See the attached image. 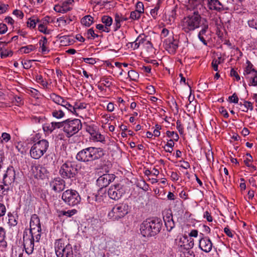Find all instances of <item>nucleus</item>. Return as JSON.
I'll use <instances>...</instances> for the list:
<instances>
[{"label": "nucleus", "mask_w": 257, "mask_h": 257, "mask_svg": "<svg viewBox=\"0 0 257 257\" xmlns=\"http://www.w3.org/2000/svg\"><path fill=\"white\" fill-rule=\"evenodd\" d=\"M38 19L35 20L32 18H30L27 22V26L30 28L34 29L36 26L37 22H39Z\"/></svg>", "instance_id": "39"}, {"label": "nucleus", "mask_w": 257, "mask_h": 257, "mask_svg": "<svg viewBox=\"0 0 257 257\" xmlns=\"http://www.w3.org/2000/svg\"><path fill=\"white\" fill-rule=\"evenodd\" d=\"M83 61L89 64L93 65L96 63V61L93 58H83Z\"/></svg>", "instance_id": "53"}, {"label": "nucleus", "mask_w": 257, "mask_h": 257, "mask_svg": "<svg viewBox=\"0 0 257 257\" xmlns=\"http://www.w3.org/2000/svg\"><path fill=\"white\" fill-rule=\"evenodd\" d=\"M12 51H8L7 50H5V51H2L1 53V57L2 58H5L8 56H12Z\"/></svg>", "instance_id": "49"}, {"label": "nucleus", "mask_w": 257, "mask_h": 257, "mask_svg": "<svg viewBox=\"0 0 257 257\" xmlns=\"http://www.w3.org/2000/svg\"><path fill=\"white\" fill-rule=\"evenodd\" d=\"M246 156H248V158H246L244 161V162L246 166L250 167V166H251V165L249 163L253 161L252 157L251 156V155L248 153L246 154Z\"/></svg>", "instance_id": "54"}, {"label": "nucleus", "mask_w": 257, "mask_h": 257, "mask_svg": "<svg viewBox=\"0 0 257 257\" xmlns=\"http://www.w3.org/2000/svg\"><path fill=\"white\" fill-rule=\"evenodd\" d=\"M115 178L114 174H104L100 176L96 180V185L100 188H103L107 186L113 182Z\"/></svg>", "instance_id": "13"}, {"label": "nucleus", "mask_w": 257, "mask_h": 257, "mask_svg": "<svg viewBox=\"0 0 257 257\" xmlns=\"http://www.w3.org/2000/svg\"><path fill=\"white\" fill-rule=\"evenodd\" d=\"M230 74L231 76L235 77L237 81H239L240 79L239 75L234 69H231Z\"/></svg>", "instance_id": "59"}, {"label": "nucleus", "mask_w": 257, "mask_h": 257, "mask_svg": "<svg viewBox=\"0 0 257 257\" xmlns=\"http://www.w3.org/2000/svg\"><path fill=\"white\" fill-rule=\"evenodd\" d=\"M165 225L168 231H171L175 226V223L173 220L165 222Z\"/></svg>", "instance_id": "45"}, {"label": "nucleus", "mask_w": 257, "mask_h": 257, "mask_svg": "<svg viewBox=\"0 0 257 257\" xmlns=\"http://www.w3.org/2000/svg\"><path fill=\"white\" fill-rule=\"evenodd\" d=\"M210 0H190V4L193 5V9H197L198 5H201L203 7H205V5L208 3Z\"/></svg>", "instance_id": "29"}, {"label": "nucleus", "mask_w": 257, "mask_h": 257, "mask_svg": "<svg viewBox=\"0 0 257 257\" xmlns=\"http://www.w3.org/2000/svg\"><path fill=\"white\" fill-rule=\"evenodd\" d=\"M248 26L250 28L257 30V18L252 19L248 21Z\"/></svg>", "instance_id": "44"}, {"label": "nucleus", "mask_w": 257, "mask_h": 257, "mask_svg": "<svg viewBox=\"0 0 257 257\" xmlns=\"http://www.w3.org/2000/svg\"><path fill=\"white\" fill-rule=\"evenodd\" d=\"M64 120L60 122L52 121L51 123H46L43 126L45 132L52 133L57 128H64Z\"/></svg>", "instance_id": "19"}, {"label": "nucleus", "mask_w": 257, "mask_h": 257, "mask_svg": "<svg viewBox=\"0 0 257 257\" xmlns=\"http://www.w3.org/2000/svg\"><path fill=\"white\" fill-rule=\"evenodd\" d=\"M200 27L201 29L198 33V37L203 44L207 45V42L206 40L209 37V25L207 20L205 22H204Z\"/></svg>", "instance_id": "14"}, {"label": "nucleus", "mask_w": 257, "mask_h": 257, "mask_svg": "<svg viewBox=\"0 0 257 257\" xmlns=\"http://www.w3.org/2000/svg\"><path fill=\"white\" fill-rule=\"evenodd\" d=\"M161 3V0H158L155 8L151 10V15L155 19H156L159 15Z\"/></svg>", "instance_id": "26"}, {"label": "nucleus", "mask_w": 257, "mask_h": 257, "mask_svg": "<svg viewBox=\"0 0 257 257\" xmlns=\"http://www.w3.org/2000/svg\"><path fill=\"white\" fill-rule=\"evenodd\" d=\"M77 212L76 209H72L68 211H62L61 214L63 215L67 216L68 217H71L75 214Z\"/></svg>", "instance_id": "46"}, {"label": "nucleus", "mask_w": 257, "mask_h": 257, "mask_svg": "<svg viewBox=\"0 0 257 257\" xmlns=\"http://www.w3.org/2000/svg\"><path fill=\"white\" fill-rule=\"evenodd\" d=\"M2 138L3 139V141H5V142H8L11 138L10 135L6 133H4L2 134Z\"/></svg>", "instance_id": "64"}, {"label": "nucleus", "mask_w": 257, "mask_h": 257, "mask_svg": "<svg viewBox=\"0 0 257 257\" xmlns=\"http://www.w3.org/2000/svg\"><path fill=\"white\" fill-rule=\"evenodd\" d=\"M51 114L53 117L57 119H61L65 116V113L61 109L52 110Z\"/></svg>", "instance_id": "27"}, {"label": "nucleus", "mask_w": 257, "mask_h": 257, "mask_svg": "<svg viewBox=\"0 0 257 257\" xmlns=\"http://www.w3.org/2000/svg\"><path fill=\"white\" fill-rule=\"evenodd\" d=\"M219 111L224 117H225V118L228 117L229 114L224 107H220L219 108Z\"/></svg>", "instance_id": "56"}, {"label": "nucleus", "mask_w": 257, "mask_h": 257, "mask_svg": "<svg viewBox=\"0 0 257 257\" xmlns=\"http://www.w3.org/2000/svg\"><path fill=\"white\" fill-rule=\"evenodd\" d=\"M162 226L161 220L158 218H149L140 225L141 233L144 237H151L158 234Z\"/></svg>", "instance_id": "3"}, {"label": "nucleus", "mask_w": 257, "mask_h": 257, "mask_svg": "<svg viewBox=\"0 0 257 257\" xmlns=\"http://www.w3.org/2000/svg\"><path fill=\"white\" fill-rule=\"evenodd\" d=\"M65 108L67 109L68 111H69L73 114H77L76 111H75L74 105L72 106L69 103H68L67 106H66Z\"/></svg>", "instance_id": "60"}, {"label": "nucleus", "mask_w": 257, "mask_h": 257, "mask_svg": "<svg viewBox=\"0 0 257 257\" xmlns=\"http://www.w3.org/2000/svg\"><path fill=\"white\" fill-rule=\"evenodd\" d=\"M50 186L54 191L59 193L65 189V181L62 178H55L50 182Z\"/></svg>", "instance_id": "16"}, {"label": "nucleus", "mask_w": 257, "mask_h": 257, "mask_svg": "<svg viewBox=\"0 0 257 257\" xmlns=\"http://www.w3.org/2000/svg\"><path fill=\"white\" fill-rule=\"evenodd\" d=\"M61 199L64 203L70 206H74L80 203L81 197L75 190L67 189L62 194Z\"/></svg>", "instance_id": "7"}, {"label": "nucleus", "mask_w": 257, "mask_h": 257, "mask_svg": "<svg viewBox=\"0 0 257 257\" xmlns=\"http://www.w3.org/2000/svg\"><path fill=\"white\" fill-rule=\"evenodd\" d=\"M166 135L169 138H173L175 141H178L179 140V137L177 133L168 131L166 132Z\"/></svg>", "instance_id": "41"}, {"label": "nucleus", "mask_w": 257, "mask_h": 257, "mask_svg": "<svg viewBox=\"0 0 257 257\" xmlns=\"http://www.w3.org/2000/svg\"><path fill=\"white\" fill-rule=\"evenodd\" d=\"M87 104L85 103H80L79 104L76 103L74 105L75 111H76V109H82L86 108Z\"/></svg>", "instance_id": "51"}, {"label": "nucleus", "mask_w": 257, "mask_h": 257, "mask_svg": "<svg viewBox=\"0 0 257 257\" xmlns=\"http://www.w3.org/2000/svg\"><path fill=\"white\" fill-rule=\"evenodd\" d=\"M136 11L140 13L141 14H143L144 13V4L142 2H138L136 5Z\"/></svg>", "instance_id": "42"}, {"label": "nucleus", "mask_w": 257, "mask_h": 257, "mask_svg": "<svg viewBox=\"0 0 257 257\" xmlns=\"http://www.w3.org/2000/svg\"><path fill=\"white\" fill-rule=\"evenodd\" d=\"M202 237L199 240V248L203 251L208 253L211 251L213 247V243L208 236H204L201 233Z\"/></svg>", "instance_id": "15"}, {"label": "nucleus", "mask_w": 257, "mask_h": 257, "mask_svg": "<svg viewBox=\"0 0 257 257\" xmlns=\"http://www.w3.org/2000/svg\"><path fill=\"white\" fill-rule=\"evenodd\" d=\"M41 223L40 219L37 214H33L31 216L30 222V228L40 227Z\"/></svg>", "instance_id": "24"}, {"label": "nucleus", "mask_w": 257, "mask_h": 257, "mask_svg": "<svg viewBox=\"0 0 257 257\" xmlns=\"http://www.w3.org/2000/svg\"><path fill=\"white\" fill-rule=\"evenodd\" d=\"M104 154V151L102 148L90 147L79 151L76 159L79 162L87 163L98 160Z\"/></svg>", "instance_id": "2"}, {"label": "nucleus", "mask_w": 257, "mask_h": 257, "mask_svg": "<svg viewBox=\"0 0 257 257\" xmlns=\"http://www.w3.org/2000/svg\"><path fill=\"white\" fill-rule=\"evenodd\" d=\"M35 239L28 236V232L26 231L24 232L23 234V245L25 252L29 255L31 254L34 251L35 246Z\"/></svg>", "instance_id": "12"}, {"label": "nucleus", "mask_w": 257, "mask_h": 257, "mask_svg": "<svg viewBox=\"0 0 257 257\" xmlns=\"http://www.w3.org/2000/svg\"><path fill=\"white\" fill-rule=\"evenodd\" d=\"M57 257H73V249L71 244L67 243L64 249H62V253L60 256Z\"/></svg>", "instance_id": "23"}, {"label": "nucleus", "mask_w": 257, "mask_h": 257, "mask_svg": "<svg viewBox=\"0 0 257 257\" xmlns=\"http://www.w3.org/2000/svg\"><path fill=\"white\" fill-rule=\"evenodd\" d=\"M178 245L183 247L184 249L188 250L193 247L194 241L192 238L188 239L187 237L184 236L180 239Z\"/></svg>", "instance_id": "20"}, {"label": "nucleus", "mask_w": 257, "mask_h": 257, "mask_svg": "<svg viewBox=\"0 0 257 257\" xmlns=\"http://www.w3.org/2000/svg\"><path fill=\"white\" fill-rule=\"evenodd\" d=\"M6 236V231L4 228L2 227H0V242L4 240Z\"/></svg>", "instance_id": "61"}, {"label": "nucleus", "mask_w": 257, "mask_h": 257, "mask_svg": "<svg viewBox=\"0 0 257 257\" xmlns=\"http://www.w3.org/2000/svg\"><path fill=\"white\" fill-rule=\"evenodd\" d=\"M176 127L180 134H183L184 133V127L179 120H177L176 122Z\"/></svg>", "instance_id": "52"}, {"label": "nucleus", "mask_w": 257, "mask_h": 257, "mask_svg": "<svg viewBox=\"0 0 257 257\" xmlns=\"http://www.w3.org/2000/svg\"><path fill=\"white\" fill-rule=\"evenodd\" d=\"M147 92L150 94H153L155 93V89L153 86L149 85L147 87Z\"/></svg>", "instance_id": "62"}, {"label": "nucleus", "mask_w": 257, "mask_h": 257, "mask_svg": "<svg viewBox=\"0 0 257 257\" xmlns=\"http://www.w3.org/2000/svg\"><path fill=\"white\" fill-rule=\"evenodd\" d=\"M87 35L88 39H90L91 37H92L94 39V38L98 37V35L94 33V30L92 28L89 29L87 31Z\"/></svg>", "instance_id": "47"}, {"label": "nucleus", "mask_w": 257, "mask_h": 257, "mask_svg": "<svg viewBox=\"0 0 257 257\" xmlns=\"http://www.w3.org/2000/svg\"><path fill=\"white\" fill-rule=\"evenodd\" d=\"M93 18L90 15H87L82 18L81 20V23L87 27H89L93 22Z\"/></svg>", "instance_id": "30"}, {"label": "nucleus", "mask_w": 257, "mask_h": 257, "mask_svg": "<svg viewBox=\"0 0 257 257\" xmlns=\"http://www.w3.org/2000/svg\"><path fill=\"white\" fill-rule=\"evenodd\" d=\"M163 220L164 222L173 220L172 213L169 211L163 213Z\"/></svg>", "instance_id": "40"}, {"label": "nucleus", "mask_w": 257, "mask_h": 257, "mask_svg": "<svg viewBox=\"0 0 257 257\" xmlns=\"http://www.w3.org/2000/svg\"><path fill=\"white\" fill-rule=\"evenodd\" d=\"M50 99L55 103L60 105L63 97L53 93L50 95Z\"/></svg>", "instance_id": "33"}, {"label": "nucleus", "mask_w": 257, "mask_h": 257, "mask_svg": "<svg viewBox=\"0 0 257 257\" xmlns=\"http://www.w3.org/2000/svg\"><path fill=\"white\" fill-rule=\"evenodd\" d=\"M16 179V171L12 166L9 167L5 173L3 179V185H0V188L2 190H8L10 186L13 184Z\"/></svg>", "instance_id": "10"}, {"label": "nucleus", "mask_w": 257, "mask_h": 257, "mask_svg": "<svg viewBox=\"0 0 257 257\" xmlns=\"http://www.w3.org/2000/svg\"><path fill=\"white\" fill-rule=\"evenodd\" d=\"M141 14L140 13L134 11L131 13L129 18L132 20H138L140 18Z\"/></svg>", "instance_id": "38"}, {"label": "nucleus", "mask_w": 257, "mask_h": 257, "mask_svg": "<svg viewBox=\"0 0 257 257\" xmlns=\"http://www.w3.org/2000/svg\"><path fill=\"white\" fill-rule=\"evenodd\" d=\"M82 123L79 119H67L64 120L63 131L70 138L77 134L82 128Z\"/></svg>", "instance_id": "5"}, {"label": "nucleus", "mask_w": 257, "mask_h": 257, "mask_svg": "<svg viewBox=\"0 0 257 257\" xmlns=\"http://www.w3.org/2000/svg\"><path fill=\"white\" fill-rule=\"evenodd\" d=\"M36 49L35 46L33 45H29L26 46L22 47L19 51L22 53L28 54L32 51H34Z\"/></svg>", "instance_id": "28"}, {"label": "nucleus", "mask_w": 257, "mask_h": 257, "mask_svg": "<svg viewBox=\"0 0 257 257\" xmlns=\"http://www.w3.org/2000/svg\"><path fill=\"white\" fill-rule=\"evenodd\" d=\"M128 77L132 80H136L139 78L138 73L134 70H130L127 72Z\"/></svg>", "instance_id": "37"}, {"label": "nucleus", "mask_w": 257, "mask_h": 257, "mask_svg": "<svg viewBox=\"0 0 257 257\" xmlns=\"http://www.w3.org/2000/svg\"><path fill=\"white\" fill-rule=\"evenodd\" d=\"M36 80L38 83H40L42 85H43L44 87H46L48 85V82H47L43 79L42 76L41 75H37L36 76Z\"/></svg>", "instance_id": "43"}, {"label": "nucleus", "mask_w": 257, "mask_h": 257, "mask_svg": "<svg viewBox=\"0 0 257 257\" xmlns=\"http://www.w3.org/2000/svg\"><path fill=\"white\" fill-rule=\"evenodd\" d=\"M10 226H16L17 224V221L16 220L14 216L12 214H8V222Z\"/></svg>", "instance_id": "36"}, {"label": "nucleus", "mask_w": 257, "mask_h": 257, "mask_svg": "<svg viewBox=\"0 0 257 257\" xmlns=\"http://www.w3.org/2000/svg\"><path fill=\"white\" fill-rule=\"evenodd\" d=\"M47 43V39L45 37L42 38V39L40 40L39 41V44L42 48V52L43 53L46 54V52H48L49 50H47L46 44Z\"/></svg>", "instance_id": "34"}, {"label": "nucleus", "mask_w": 257, "mask_h": 257, "mask_svg": "<svg viewBox=\"0 0 257 257\" xmlns=\"http://www.w3.org/2000/svg\"><path fill=\"white\" fill-rule=\"evenodd\" d=\"M101 21L106 27H109L112 24V19L110 17L103 16L101 18Z\"/></svg>", "instance_id": "35"}, {"label": "nucleus", "mask_w": 257, "mask_h": 257, "mask_svg": "<svg viewBox=\"0 0 257 257\" xmlns=\"http://www.w3.org/2000/svg\"><path fill=\"white\" fill-rule=\"evenodd\" d=\"M239 105H243L244 106V108L242 109V111L244 112H247L248 109L251 111L253 110L252 104L250 101L244 100L243 103L240 102Z\"/></svg>", "instance_id": "32"}, {"label": "nucleus", "mask_w": 257, "mask_h": 257, "mask_svg": "<svg viewBox=\"0 0 257 257\" xmlns=\"http://www.w3.org/2000/svg\"><path fill=\"white\" fill-rule=\"evenodd\" d=\"M228 99L230 103H237L238 102V98L235 93H233L232 95L229 96Z\"/></svg>", "instance_id": "48"}, {"label": "nucleus", "mask_w": 257, "mask_h": 257, "mask_svg": "<svg viewBox=\"0 0 257 257\" xmlns=\"http://www.w3.org/2000/svg\"><path fill=\"white\" fill-rule=\"evenodd\" d=\"M90 139L93 142H99L101 143L105 142V137L102 135L98 131L90 137Z\"/></svg>", "instance_id": "25"}, {"label": "nucleus", "mask_w": 257, "mask_h": 257, "mask_svg": "<svg viewBox=\"0 0 257 257\" xmlns=\"http://www.w3.org/2000/svg\"><path fill=\"white\" fill-rule=\"evenodd\" d=\"M48 147L49 142L47 140L39 141L32 146L30 151L31 157L35 159H39L46 152Z\"/></svg>", "instance_id": "6"}, {"label": "nucleus", "mask_w": 257, "mask_h": 257, "mask_svg": "<svg viewBox=\"0 0 257 257\" xmlns=\"http://www.w3.org/2000/svg\"><path fill=\"white\" fill-rule=\"evenodd\" d=\"M38 30L40 32H42L44 34H49V32L47 31V28L44 25V22L43 24H40L38 26Z\"/></svg>", "instance_id": "50"}, {"label": "nucleus", "mask_w": 257, "mask_h": 257, "mask_svg": "<svg viewBox=\"0 0 257 257\" xmlns=\"http://www.w3.org/2000/svg\"><path fill=\"white\" fill-rule=\"evenodd\" d=\"M41 226L40 227L30 228V233H28V236H30V237L35 239V242H39L41 236Z\"/></svg>", "instance_id": "22"}, {"label": "nucleus", "mask_w": 257, "mask_h": 257, "mask_svg": "<svg viewBox=\"0 0 257 257\" xmlns=\"http://www.w3.org/2000/svg\"><path fill=\"white\" fill-rule=\"evenodd\" d=\"M13 14L16 16L17 17L20 18V19H23L24 17V13L22 11L19 10H15L13 11Z\"/></svg>", "instance_id": "57"}, {"label": "nucleus", "mask_w": 257, "mask_h": 257, "mask_svg": "<svg viewBox=\"0 0 257 257\" xmlns=\"http://www.w3.org/2000/svg\"><path fill=\"white\" fill-rule=\"evenodd\" d=\"M207 8L209 10L215 11L218 12L227 10L225 9L223 5L218 0H210L208 2Z\"/></svg>", "instance_id": "18"}, {"label": "nucleus", "mask_w": 257, "mask_h": 257, "mask_svg": "<svg viewBox=\"0 0 257 257\" xmlns=\"http://www.w3.org/2000/svg\"><path fill=\"white\" fill-rule=\"evenodd\" d=\"M124 193L123 186L119 184L110 186L107 191L108 197L114 200H118Z\"/></svg>", "instance_id": "11"}, {"label": "nucleus", "mask_w": 257, "mask_h": 257, "mask_svg": "<svg viewBox=\"0 0 257 257\" xmlns=\"http://www.w3.org/2000/svg\"><path fill=\"white\" fill-rule=\"evenodd\" d=\"M67 244L63 239L61 238L55 241L54 246L57 256H60V254L62 253V249H64Z\"/></svg>", "instance_id": "21"}, {"label": "nucleus", "mask_w": 257, "mask_h": 257, "mask_svg": "<svg viewBox=\"0 0 257 257\" xmlns=\"http://www.w3.org/2000/svg\"><path fill=\"white\" fill-rule=\"evenodd\" d=\"M8 5L2 4L0 5V14L5 13L8 10Z\"/></svg>", "instance_id": "63"}, {"label": "nucleus", "mask_w": 257, "mask_h": 257, "mask_svg": "<svg viewBox=\"0 0 257 257\" xmlns=\"http://www.w3.org/2000/svg\"><path fill=\"white\" fill-rule=\"evenodd\" d=\"M85 130L88 133L90 137L97 131V126L94 124H85Z\"/></svg>", "instance_id": "31"}, {"label": "nucleus", "mask_w": 257, "mask_h": 257, "mask_svg": "<svg viewBox=\"0 0 257 257\" xmlns=\"http://www.w3.org/2000/svg\"><path fill=\"white\" fill-rule=\"evenodd\" d=\"M243 74L245 78L249 81V85L257 86V81H255V78H257V70L248 60L246 61V66L244 68Z\"/></svg>", "instance_id": "9"}, {"label": "nucleus", "mask_w": 257, "mask_h": 257, "mask_svg": "<svg viewBox=\"0 0 257 257\" xmlns=\"http://www.w3.org/2000/svg\"><path fill=\"white\" fill-rule=\"evenodd\" d=\"M128 212V205L126 203H119L112 208L108 216L113 220H117L123 217Z\"/></svg>", "instance_id": "8"}, {"label": "nucleus", "mask_w": 257, "mask_h": 257, "mask_svg": "<svg viewBox=\"0 0 257 257\" xmlns=\"http://www.w3.org/2000/svg\"><path fill=\"white\" fill-rule=\"evenodd\" d=\"M164 45L166 50L170 54H175L178 47V42L173 37H171L164 40Z\"/></svg>", "instance_id": "17"}, {"label": "nucleus", "mask_w": 257, "mask_h": 257, "mask_svg": "<svg viewBox=\"0 0 257 257\" xmlns=\"http://www.w3.org/2000/svg\"><path fill=\"white\" fill-rule=\"evenodd\" d=\"M79 166L75 162H66L63 164L60 170L59 174L64 179L75 180L79 170Z\"/></svg>", "instance_id": "4"}, {"label": "nucleus", "mask_w": 257, "mask_h": 257, "mask_svg": "<svg viewBox=\"0 0 257 257\" xmlns=\"http://www.w3.org/2000/svg\"><path fill=\"white\" fill-rule=\"evenodd\" d=\"M197 9H194L192 14L184 17L181 22L182 30L185 33H190L200 28L207 19L201 17V15H205L208 12L205 7L201 5H198Z\"/></svg>", "instance_id": "1"}, {"label": "nucleus", "mask_w": 257, "mask_h": 257, "mask_svg": "<svg viewBox=\"0 0 257 257\" xmlns=\"http://www.w3.org/2000/svg\"><path fill=\"white\" fill-rule=\"evenodd\" d=\"M35 169L37 171V173H38V172L39 173L40 177L41 176V174H44V172H45V171H46L45 168L43 167L42 166H41L40 165L36 166ZM37 175H38V174H37Z\"/></svg>", "instance_id": "58"}, {"label": "nucleus", "mask_w": 257, "mask_h": 257, "mask_svg": "<svg viewBox=\"0 0 257 257\" xmlns=\"http://www.w3.org/2000/svg\"><path fill=\"white\" fill-rule=\"evenodd\" d=\"M220 63V61H218V60H216V59H214L212 60L211 65L214 71H218V65Z\"/></svg>", "instance_id": "55"}]
</instances>
